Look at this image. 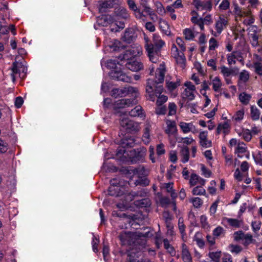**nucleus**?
<instances>
[{
  "mask_svg": "<svg viewBox=\"0 0 262 262\" xmlns=\"http://www.w3.org/2000/svg\"><path fill=\"white\" fill-rule=\"evenodd\" d=\"M153 41L155 46H148L146 51L150 61L157 63L161 55V49L165 45V42L155 34L153 35Z\"/></svg>",
  "mask_w": 262,
  "mask_h": 262,
  "instance_id": "nucleus-1",
  "label": "nucleus"
},
{
  "mask_svg": "<svg viewBox=\"0 0 262 262\" xmlns=\"http://www.w3.org/2000/svg\"><path fill=\"white\" fill-rule=\"evenodd\" d=\"M142 53V47L137 44H133L126 50L123 53L119 55L121 60L122 59H128L140 55Z\"/></svg>",
  "mask_w": 262,
  "mask_h": 262,
  "instance_id": "nucleus-2",
  "label": "nucleus"
},
{
  "mask_svg": "<svg viewBox=\"0 0 262 262\" xmlns=\"http://www.w3.org/2000/svg\"><path fill=\"white\" fill-rule=\"evenodd\" d=\"M123 60L124 66L127 69L133 72H137L143 70V63L134 58H129L128 59H122Z\"/></svg>",
  "mask_w": 262,
  "mask_h": 262,
  "instance_id": "nucleus-3",
  "label": "nucleus"
},
{
  "mask_svg": "<svg viewBox=\"0 0 262 262\" xmlns=\"http://www.w3.org/2000/svg\"><path fill=\"white\" fill-rule=\"evenodd\" d=\"M171 51L172 54L175 58L177 63L180 64L182 68L184 69L185 67L186 60L183 52L182 51L181 53H180L179 52L178 49L174 45H173Z\"/></svg>",
  "mask_w": 262,
  "mask_h": 262,
  "instance_id": "nucleus-4",
  "label": "nucleus"
},
{
  "mask_svg": "<svg viewBox=\"0 0 262 262\" xmlns=\"http://www.w3.org/2000/svg\"><path fill=\"white\" fill-rule=\"evenodd\" d=\"M137 103V100L135 98L122 99L115 102V107L117 108H122L132 106Z\"/></svg>",
  "mask_w": 262,
  "mask_h": 262,
  "instance_id": "nucleus-5",
  "label": "nucleus"
},
{
  "mask_svg": "<svg viewBox=\"0 0 262 262\" xmlns=\"http://www.w3.org/2000/svg\"><path fill=\"white\" fill-rule=\"evenodd\" d=\"M195 6L198 11H210L212 9L211 0H194Z\"/></svg>",
  "mask_w": 262,
  "mask_h": 262,
  "instance_id": "nucleus-6",
  "label": "nucleus"
},
{
  "mask_svg": "<svg viewBox=\"0 0 262 262\" xmlns=\"http://www.w3.org/2000/svg\"><path fill=\"white\" fill-rule=\"evenodd\" d=\"M154 80L153 79H148L147 81V85L146 87V92L147 93L146 97L147 99L154 101L156 96V94L154 92ZM158 96H157V97Z\"/></svg>",
  "mask_w": 262,
  "mask_h": 262,
  "instance_id": "nucleus-7",
  "label": "nucleus"
},
{
  "mask_svg": "<svg viewBox=\"0 0 262 262\" xmlns=\"http://www.w3.org/2000/svg\"><path fill=\"white\" fill-rule=\"evenodd\" d=\"M133 234L130 232H122L118 235L122 245H130L132 242Z\"/></svg>",
  "mask_w": 262,
  "mask_h": 262,
  "instance_id": "nucleus-8",
  "label": "nucleus"
},
{
  "mask_svg": "<svg viewBox=\"0 0 262 262\" xmlns=\"http://www.w3.org/2000/svg\"><path fill=\"white\" fill-rule=\"evenodd\" d=\"M120 125L128 132L135 130L137 126L133 121L128 119H122L120 122Z\"/></svg>",
  "mask_w": 262,
  "mask_h": 262,
  "instance_id": "nucleus-9",
  "label": "nucleus"
},
{
  "mask_svg": "<svg viewBox=\"0 0 262 262\" xmlns=\"http://www.w3.org/2000/svg\"><path fill=\"white\" fill-rule=\"evenodd\" d=\"M228 21L224 17H220L219 19L216 21L215 25V28L216 30V32L213 34V35L217 36V35L221 33L222 32L224 27L227 25Z\"/></svg>",
  "mask_w": 262,
  "mask_h": 262,
  "instance_id": "nucleus-10",
  "label": "nucleus"
},
{
  "mask_svg": "<svg viewBox=\"0 0 262 262\" xmlns=\"http://www.w3.org/2000/svg\"><path fill=\"white\" fill-rule=\"evenodd\" d=\"M165 70L163 66L160 64L156 73V78L154 82L157 84H161L164 79Z\"/></svg>",
  "mask_w": 262,
  "mask_h": 262,
  "instance_id": "nucleus-11",
  "label": "nucleus"
},
{
  "mask_svg": "<svg viewBox=\"0 0 262 262\" xmlns=\"http://www.w3.org/2000/svg\"><path fill=\"white\" fill-rule=\"evenodd\" d=\"M129 115L131 117H139L143 118L145 116L144 110L140 105H137L133 109H132L129 112Z\"/></svg>",
  "mask_w": 262,
  "mask_h": 262,
  "instance_id": "nucleus-12",
  "label": "nucleus"
},
{
  "mask_svg": "<svg viewBox=\"0 0 262 262\" xmlns=\"http://www.w3.org/2000/svg\"><path fill=\"white\" fill-rule=\"evenodd\" d=\"M115 13L116 16L126 19L129 17V14L127 9L122 7H118L115 9Z\"/></svg>",
  "mask_w": 262,
  "mask_h": 262,
  "instance_id": "nucleus-13",
  "label": "nucleus"
},
{
  "mask_svg": "<svg viewBox=\"0 0 262 262\" xmlns=\"http://www.w3.org/2000/svg\"><path fill=\"white\" fill-rule=\"evenodd\" d=\"M97 23L102 26H107L113 23V19L110 15H102L98 18Z\"/></svg>",
  "mask_w": 262,
  "mask_h": 262,
  "instance_id": "nucleus-14",
  "label": "nucleus"
},
{
  "mask_svg": "<svg viewBox=\"0 0 262 262\" xmlns=\"http://www.w3.org/2000/svg\"><path fill=\"white\" fill-rule=\"evenodd\" d=\"M200 143L204 147H209L211 145V142L207 139V132H202L199 135Z\"/></svg>",
  "mask_w": 262,
  "mask_h": 262,
  "instance_id": "nucleus-15",
  "label": "nucleus"
},
{
  "mask_svg": "<svg viewBox=\"0 0 262 262\" xmlns=\"http://www.w3.org/2000/svg\"><path fill=\"white\" fill-rule=\"evenodd\" d=\"M135 38V32L132 29H127L122 37L123 40L127 43H130Z\"/></svg>",
  "mask_w": 262,
  "mask_h": 262,
  "instance_id": "nucleus-16",
  "label": "nucleus"
},
{
  "mask_svg": "<svg viewBox=\"0 0 262 262\" xmlns=\"http://www.w3.org/2000/svg\"><path fill=\"white\" fill-rule=\"evenodd\" d=\"M167 128L165 129V133L168 135H173L177 132V127L176 122L174 121H166Z\"/></svg>",
  "mask_w": 262,
  "mask_h": 262,
  "instance_id": "nucleus-17",
  "label": "nucleus"
},
{
  "mask_svg": "<svg viewBox=\"0 0 262 262\" xmlns=\"http://www.w3.org/2000/svg\"><path fill=\"white\" fill-rule=\"evenodd\" d=\"M115 59H110L107 61L106 66L109 69H115L117 64H119L121 66H124L123 60H121L119 58V55L116 57Z\"/></svg>",
  "mask_w": 262,
  "mask_h": 262,
  "instance_id": "nucleus-18",
  "label": "nucleus"
},
{
  "mask_svg": "<svg viewBox=\"0 0 262 262\" xmlns=\"http://www.w3.org/2000/svg\"><path fill=\"white\" fill-rule=\"evenodd\" d=\"M118 0H105L100 5L101 10L105 11L106 9L112 8L117 4Z\"/></svg>",
  "mask_w": 262,
  "mask_h": 262,
  "instance_id": "nucleus-19",
  "label": "nucleus"
},
{
  "mask_svg": "<svg viewBox=\"0 0 262 262\" xmlns=\"http://www.w3.org/2000/svg\"><path fill=\"white\" fill-rule=\"evenodd\" d=\"M228 224L231 227L238 228L243 225V220H239L235 219L227 218L226 219Z\"/></svg>",
  "mask_w": 262,
  "mask_h": 262,
  "instance_id": "nucleus-20",
  "label": "nucleus"
},
{
  "mask_svg": "<svg viewBox=\"0 0 262 262\" xmlns=\"http://www.w3.org/2000/svg\"><path fill=\"white\" fill-rule=\"evenodd\" d=\"M125 93L126 89H124V88L121 89H113L111 92L112 96L115 98H117L118 97H122L126 96Z\"/></svg>",
  "mask_w": 262,
  "mask_h": 262,
  "instance_id": "nucleus-21",
  "label": "nucleus"
},
{
  "mask_svg": "<svg viewBox=\"0 0 262 262\" xmlns=\"http://www.w3.org/2000/svg\"><path fill=\"white\" fill-rule=\"evenodd\" d=\"M182 257L184 262H192L191 255L185 245L183 246Z\"/></svg>",
  "mask_w": 262,
  "mask_h": 262,
  "instance_id": "nucleus-22",
  "label": "nucleus"
},
{
  "mask_svg": "<svg viewBox=\"0 0 262 262\" xmlns=\"http://www.w3.org/2000/svg\"><path fill=\"white\" fill-rule=\"evenodd\" d=\"M108 193L110 195L118 196L123 194L120 190V187L110 186L108 189Z\"/></svg>",
  "mask_w": 262,
  "mask_h": 262,
  "instance_id": "nucleus-23",
  "label": "nucleus"
},
{
  "mask_svg": "<svg viewBox=\"0 0 262 262\" xmlns=\"http://www.w3.org/2000/svg\"><path fill=\"white\" fill-rule=\"evenodd\" d=\"M108 46L113 51H118L123 48V46H121L120 41L118 40H114L113 41L111 42Z\"/></svg>",
  "mask_w": 262,
  "mask_h": 262,
  "instance_id": "nucleus-24",
  "label": "nucleus"
},
{
  "mask_svg": "<svg viewBox=\"0 0 262 262\" xmlns=\"http://www.w3.org/2000/svg\"><path fill=\"white\" fill-rule=\"evenodd\" d=\"M139 252H136L135 250L132 249L127 253L126 262H136V258L138 257Z\"/></svg>",
  "mask_w": 262,
  "mask_h": 262,
  "instance_id": "nucleus-25",
  "label": "nucleus"
},
{
  "mask_svg": "<svg viewBox=\"0 0 262 262\" xmlns=\"http://www.w3.org/2000/svg\"><path fill=\"white\" fill-rule=\"evenodd\" d=\"M250 115L253 121L258 120L259 119L260 113L259 110L255 106H251L250 107Z\"/></svg>",
  "mask_w": 262,
  "mask_h": 262,
  "instance_id": "nucleus-26",
  "label": "nucleus"
},
{
  "mask_svg": "<svg viewBox=\"0 0 262 262\" xmlns=\"http://www.w3.org/2000/svg\"><path fill=\"white\" fill-rule=\"evenodd\" d=\"M135 205L139 207H147L150 206L151 202L148 198H144L135 202Z\"/></svg>",
  "mask_w": 262,
  "mask_h": 262,
  "instance_id": "nucleus-27",
  "label": "nucleus"
},
{
  "mask_svg": "<svg viewBox=\"0 0 262 262\" xmlns=\"http://www.w3.org/2000/svg\"><path fill=\"white\" fill-rule=\"evenodd\" d=\"M181 153L182 157V162L183 163L188 162L189 158V150L188 147L185 146L182 148Z\"/></svg>",
  "mask_w": 262,
  "mask_h": 262,
  "instance_id": "nucleus-28",
  "label": "nucleus"
},
{
  "mask_svg": "<svg viewBox=\"0 0 262 262\" xmlns=\"http://www.w3.org/2000/svg\"><path fill=\"white\" fill-rule=\"evenodd\" d=\"M194 91L190 90L188 89H185L182 93V97L183 99H188L189 100H192L194 99L195 96L193 94Z\"/></svg>",
  "mask_w": 262,
  "mask_h": 262,
  "instance_id": "nucleus-29",
  "label": "nucleus"
},
{
  "mask_svg": "<svg viewBox=\"0 0 262 262\" xmlns=\"http://www.w3.org/2000/svg\"><path fill=\"white\" fill-rule=\"evenodd\" d=\"M180 126L184 133H187L191 131L193 127H194L192 123H187L185 122H181Z\"/></svg>",
  "mask_w": 262,
  "mask_h": 262,
  "instance_id": "nucleus-30",
  "label": "nucleus"
},
{
  "mask_svg": "<svg viewBox=\"0 0 262 262\" xmlns=\"http://www.w3.org/2000/svg\"><path fill=\"white\" fill-rule=\"evenodd\" d=\"M212 86H213V89L215 92H219L220 91V89L222 86V82L218 77H215L213 80H212Z\"/></svg>",
  "mask_w": 262,
  "mask_h": 262,
  "instance_id": "nucleus-31",
  "label": "nucleus"
},
{
  "mask_svg": "<svg viewBox=\"0 0 262 262\" xmlns=\"http://www.w3.org/2000/svg\"><path fill=\"white\" fill-rule=\"evenodd\" d=\"M247 151V148L245 147V144L243 142L242 144H239L236 149L235 154H237L238 158H242L243 156L241 155V154L245 153Z\"/></svg>",
  "mask_w": 262,
  "mask_h": 262,
  "instance_id": "nucleus-32",
  "label": "nucleus"
},
{
  "mask_svg": "<svg viewBox=\"0 0 262 262\" xmlns=\"http://www.w3.org/2000/svg\"><path fill=\"white\" fill-rule=\"evenodd\" d=\"M239 99L242 103L247 105L249 103L251 99V96L245 93H242L239 95Z\"/></svg>",
  "mask_w": 262,
  "mask_h": 262,
  "instance_id": "nucleus-33",
  "label": "nucleus"
},
{
  "mask_svg": "<svg viewBox=\"0 0 262 262\" xmlns=\"http://www.w3.org/2000/svg\"><path fill=\"white\" fill-rule=\"evenodd\" d=\"M234 6V10L235 14L239 16H243L245 15H248L250 14V12H248L246 13L244 11H242L240 7L238 6L237 4H233Z\"/></svg>",
  "mask_w": 262,
  "mask_h": 262,
  "instance_id": "nucleus-34",
  "label": "nucleus"
},
{
  "mask_svg": "<svg viewBox=\"0 0 262 262\" xmlns=\"http://www.w3.org/2000/svg\"><path fill=\"white\" fill-rule=\"evenodd\" d=\"M209 257L211 259L212 262H219L221 256V252H209Z\"/></svg>",
  "mask_w": 262,
  "mask_h": 262,
  "instance_id": "nucleus-35",
  "label": "nucleus"
},
{
  "mask_svg": "<svg viewBox=\"0 0 262 262\" xmlns=\"http://www.w3.org/2000/svg\"><path fill=\"white\" fill-rule=\"evenodd\" d=\"M180 85V80L178 79L176 82H167L166 85L168 90L173 91Z\"/></svg>",
  "mask_w": 262,
  "mask_h": 262,
  "instance_id": "nucleus-36",
  "label": "nucleus"
},
{
  "mask_svg": "<svg viewBox=\"0 0 262 262\" xmlns=\"http://www.w3.org/2000/svg\"><path fill=\"white\" fill-rule=\"evenodd\" d=\"M120 26L117 25L116 24L112 23L110 27V29L111 31L113 32H116L119 31V29H123L125 27V25L124 23H122L121 22L119 23Z\"/></svg>",
  "mask_w": 262,
  "mask_h": 262,
  "instance_id": "nucleus-37",
  "label": "nucleus"
},
{
  "mask_svg": "<svg viewBox=\"0 0 262 262\" xmlns=\"http://www.w3.org/2000/svg\"><path fill=\"white\" fill-rule=\"evenodd\" d=\"M192 193L193 195H205L206 191L202 186H198L193 189Z\"/></svg>",
  "mask_w": 262,
  "mask_h": 262,
  "instance_id": "nucleus-38",
  "label": "nucleus"
},
{
  "mask_svg": "<svg viewBox=\"0 0 262 262\" xmlns=\"http://www.w3.org/2000/svg\"><path fill=\"white\" fill-rule=\"evenodd\" d=\"M154 92L156 94V96H158L159 95H161V93L163 92V86L161 85V84H157L156 82H154Z\"/></svg>",
  "mask_w": 262,
  "mask_h": 262,
  "instance_id": "nucleus-39",
  "label": "nucleus"
},
{
  "mask_svg": "<svg viewBox=\"0 0 262 262\" xmlns=\"http://www.w3.org/2000/svg\"><path fill=\"white\" fill-rule=\"evenodd\" d=\"M135 184L136 186L141 185L143 186H146L149 185V180L146 178H140L136 181Z\"/></svg>",
  "mask_w": 262,
  "mask_h": 262,
  "instance_id": "nucleus-40",
  "label": "nucleus"
},
{
  "mask_svg": "<svg viewBox=\"0 0 262 262\" xmlns=\"http://www.w3.org/2000/svg\"><path fill=\"white\" fill-rule=\"evenodd\" d=\"M178 226L180 233L184 236L185 235V226L184 224V220L182 217H180L178 222Z\"/></svg>",
  "mask_w": 262,
  "mask_h": 262,
  "instance_id": "nucleus-41",
  "label": "nucleus"
},
{
  "mask_svg": "<svg viewBox=\"0 0 262 262\" xmlns=\"http://www.w3.org/2000/svg\"><path fill=\"white\" fill-rule=\"evenodd\" d=\"M185 38L187 40L193 39L194 37L193 33L190 29H185L183 32Z\"/></svg>",
  "mask_w": 262,
  "mask_h": 262,
  "instance_id": "nucleus-42",
  "label": "nucleus"
},
{
  "mask_svg": "<svg viewBox=\"0 0 262 262\" xmlns=\"http://www.w3.org/2000/svg\"><path fill=\"white\" fill-rule=\"evenodd\" d=\"M118 81H121L125 82H130L132 81V78L121 71L120 75H119Z\"/></svg>",
  "mask_w": 262,
  "mask_h": 262,
  "instance_id": "nucleus-43",
  "label": "nucleus"
},
{
  "mask_svg": "<svg viewBox=\"0 0 262 262\" xmlns=\"http://www.w3.org/2000/svg\"><path fill=\"white\" fill-rule=\"evenodd\" d=\"M244 239H245L244 244L245 246H247L255 242V240L253 239L252 236L250 234H245Z\"/></svg>",
  "mask_w": 262,
  "mask_h": 262,
  "instance_id": "nucleus-44",
  "label": "nucleus"
},
{
  "mask_svg": "<svg viewBox=\"0 0 262 262\" xmlns=\"http://www.w3.org/2000/svg\"><path fill=\"white\" fill-rule=\"evenodd\" d=\"M130 194L134 197H145L146 195V192L144 189H141L137 191H133L130 192Z\"/></svg>",
  "mask_w": 262,
  "mask_h": 262,
  "instance_id": "nucleus-45",
  "label": "nucleus"
},
{
  "mask_svg": "<svg viewBox=\"0 0 262 262\" xmlns=\"http://www.w3.org/2000/svg\"><path fill=\"white\" fill-rule=\"evenodd\" d=\"M121 71H117L116 70H112L109 73V76L111 78L114 80H119V75H120Z\"/></svg>",
  "mask_w": 262,
  "mask_h": 262,
  "instance_id": "nucleus-46",
  "label": "nucleus"
},
{
  "mask_svg": "<svg viewBox=\"0 0 262 262\" xmlns=\"http://www.w3.org/2000/svg\"><path fill=\"white\" fill-rule=\"evenodd\" d=\"M199 180V176L195 173H192L191 175L189 183L191 186L195 185Z\"/></svg>",
  "mask_w": 262,
  "mask_h": 262,
  "instance_id": "nucleus-47",
  "label": "nucleus"
},
{
  "mask_svg": "<svg viewBox=\"0 0 262 262\" xmlns=\"http://www.w3.org/2000/svg\"><path fill=\"white\" fill-rule=\"evenodd\" d=\"M156 104L157 105H162L163 103L167 101L168 98L166 96L162 95L158 96Z\"/></svg>",
  "mask_w": 262,
  "mask_h": 262,
  "instance_id": "nucleus-48",
  "label": "nucleus"
},
{
  "mask_svg": "<svg viewBox=\"0 0 262 262\" xmlns=\"http://www.w3.org/2000/svg\"><path fill=\"white\" fill-rule=\"evenodd\" d=\"M155 112L157 115H164L166 112V107L164 105H157Z\"/></svg>",
  "mask_w": 262,
  "mask_h": 262,
  "instance_id": "nucleus-49",
  "label": "nucleus"
},
{
  "mask_svg": "<svg viewBox=\"0 0 262 262\" xmlns=\"http://www.w3.org/2000/svg\"><path fill=\"white\" fill-rule=\"evenodd\" d=\"M224 231V229L221 227L218 226L215 228L213 231V235L215 237H218L222 235Z\"/></svg>",
  "mask_w": 262,
  "mask_h": 262,
  "instance_id": "nucleus-50",
  "label": "nucleus"
},
{
  "mask_svg": "<svg viewBox=\"0 0 262 262\" xmlns=\"http://www.w3.org/2000/svg\"><path fill=\"white\" fill-rule=\"evenodd\" d=\"M177 106L174 103H170L168 105L169 116L173 115L176 113Z\"/></svg>",
  "mask_w": 262,
  "mask_h": 262,
  "instance_id": "nucleus-51",
  "label": "nucleus"
},
{
  "mask_svg": "<svg viewBox=\"0 0 262 262\" xmlns=\"http://www.w3.org/2000/svg\"><path fill=\"white\" fill-rule=\"evenodd\" d=\"M8 150V144L0 139V153H4Z\"/></svg>",
  "mask_w": 262,
  "mask_h": 262,
  "instance_id": "nucleus-52",
  "label": "nucleus"
},
{
  "mask_svg": "<svg viewBox=\"0 0 262 262\" xmlns=\"http://www.w3.org/2000/svg\"><path fill=\"white\" fill-rule=\"evenodd\" d=\"M99 243V239L96 236H94L93 238L92 245H93V249L95 252H98L97 246Z\"/></svg>",
  "mask_w": 262,
  "mask_h": 262,
  "instance_id": "nucleus-53",
  "label": "nucleus"
},
{
  "mask_svg": "<svg viewBox=\"0 0 262 262\" xmlns=\"http://www.w3.org/2000/svg\"><path fill=\"white\" fill-rule=\"evenodd\" d=\"M243 138L246 141H249L251 139V134L249 129L244 130L242 133Z\"/></svg>",
  "mask_w": 262,
  "mask_h": 262,
  "instance_id": "nucleus-54",
  "label": "nucleus"
},
{
  "mask_svg": "<svg viewBox=\"0 0 262 262\" xmlns=\"http://www.w3.org/2000/svg\"><path fill=\"white\" fill-rule=\"evenodd\" d=\"M245 234L242 231H238L235 232L234 233V238L236 241H238L240 239L244 238Z\"/></svg>",
  "mask_w": 262,
  "mask_h": 262,
  "instance_id": "nucleus-55",
  "label": "nucleus"
},
{
  "mask_svg": "<svg viewBox=\"0 0 262 262\" xmlns=\"http://www.w3.org/2000/svg\"><path fill=\"white\" fill-rule=\"evenodd\" d=\"M230 2L228 0H223L219 6V8L221 10H226L229 8Z\"/></svg>",
  "mask_w": 262,
  "mask_h": 262,
  "instance_id": "nucleus-56",
  "label": "nucleus"
},
{
  "mask_svg": "<svg viewBox=\"0 0 262 262\" xmlns=\"http://www.w3.org/2000/svg\"><path fill=\"white\" fill-rule=\"evenodd\" d=\"M209 50H214L215 48L217 47V43L216 40L212 37L209 40Z\"/></svg>",
  "mask_w": 262,
  "mask_h": 262,
  "instance_id": "nucleus-57",
  "label": "nucleus"
},
{
  "mask_svg": "<svg viewBox=\"0 0 262 262\" xmlns=\"http://www.w3.org/2000/svg\"><path fill=\"white\" fill-rule=\"evenodd\" d=\"M192 202L194 207H200L203 203L202 200L198 197L194 198L192 200Z\"/></svg>",
  "mask_w": 262,
  "mask_h": 262,
  "instance_id": "nucleus-58",
  "label": "nucleus"
},
{
  "mask_svg": "<svg viewBox=\"0 0 262 262\" xmlns=\"http://www.w3.org/2000/svg\"><path fill=\"white\" fill-rule=\"evenodd\" d=\"M147 3H141L140 5L143 8V11L147 13L149 15H151L152 14V11L151 9L147 5Z\"/></svg>",
  "mask_w": 262,
  "mask_h": 262,
  "instance_id": "nucleus-59",
  "label": "nucleus"
},
{
  "mask_svg": "<svg viewBox=\"0 0 262 262\" xmlns=\"http://www.w3.org/2000/svg\"><path fill=\"white\" fill-rule=\"evenodd\" d=\"M221 72L225 77H228L232 74V70L229 69L228 68L223 66L221 68Z\"/></svg>",
  "mask_w": 262,
  "mask_h": 262,
  "instance_id": "nucleus-60",
  "label": "nucleus"
},
{
  "mask_svg": "<svg viewBox=\"0 0 262 262\" xmlns=\"http://www.w3.org/2000/svg\"><path fill=\"white\" fill-rule=\"evenodd\" d=\"M127 3L129 8L134 12L137 11V9H138L135 2L133 0H127Z\"/></svg>",
  "mask_w": 262,
  "mask_h": 262,
  "instance_id": "nucleus-61",
  "label": "nucleus"
},
{
  "mask_svg": "<svg viewBox=\"0 0 262 262\" xmlns=\"http://www.w3.org/2000/svg\"><path fill=\"white\" fill-rule=\"evenodd\" d=\"M249 76L247 72L244 71L240 73L239 79L241 80H242L244 82H246L249 79Z\"/></svg>",
  "mask_w": 262,
  "mask_h": 262,
  "instance_id": "nucleus-62",
  "label": "nucleus"
},
{
  "mask_svg": "<svg viewBox=\"0 0 262 262\" xmlns=\"http://www.w3.org/2000/svg\"><path fill=\"white\" fill-rule=\"evenodd\" d=\"M176 42L181 48L182 51L184 52L186 50V47L184 43V41L181 37H177Z\"/></svg>",
  "mask_w": 262,
  "mask_h": 262,
  "instance_id": "nucleus-63",
  "label": "nucleus"
},
{
  "mask_svg": "<svg viewBox=\"0 0 262 262\" xmlns=\"http://www.w3.org/2000/svg\"><path fill=\"white\" fill-rule=\"evenodd\" d=\"M157 154L161 156L165 154V149H164V145L163 144H158L157 146Z\"/></svg>",
  "mask_w": 262,
  "mask_h": 262,
  "instance_id": "nucleus-64",
  "label": "nucleus"
}]
</instances>
